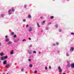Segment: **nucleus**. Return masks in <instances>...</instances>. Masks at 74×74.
I'll use <instances>...</instances> for the list:
<instances>
[{"label":"nucleus","instance_id":"f257e3e1","mask_svg":"<svg viewBox=\"0 0 74 74\" xmlns=\"http://www.w3.org/2000/svg\"><path fill=\"white\" fill-rule=\"evenodd\" d=\"M58 69L59 70V72L60 73L62 72V69H61V67L60 66H59L58 68Z\"/></svg>","mask_w":74,"mask_h":74},{"label":"nucleus","instance_id":"f03ea898","mask_svg":"<svg viewBox=\"0 0 74 74\" xmlns=\"http://www.w3.org/2000/svg\"><path fill=\"white\" fill-rule=\"evenodd\" d=\"M12 12L11 9H10L8 11V14L9 15H11V14H12Z\"/></svg>","mask_w":74,"mask_h":74},{"label":"nucleus","instance_id":"7ed1b4c3","mask_svg":"<svg viewBox=\"0 0 74 74\" xmlns=\"http://www.w3.org/2000/svg\"><path fill=\"white\" fill-rule=\"evenodd\" d=\"M67 67H69V68H70V67H71V64L70 63V62H67Z\"/></svg>","mask_w":74,"mask_h":74},{"label":"nucleus","instance_id":"20e7f679","mask_svg":"<svg viewBox=\"0 0 74 74\" xmlns=\"http://www.w3.org/2000/svg\"><path fill=\"white\" fill-rule=\"evenodd\" d=\"M74 48L73 47H71L70 48V51L71 52H73L74 51Z\"/></svg>","mask_w":74,"mask_h":74},{"label":"nucleus","instance_id":"39448f33","mask_svg":"<svg viewBox=\"0 0 74 74\" xmlns=\"http://www.w3.org/2000/svg\"><path fill=\"white\" fill-rule=\"evenodd\" d=\"M29 32H32L33 31V28L32 27H30L29 28Z\"/></svg>","mask_w":74,"mask_h":74},{"label":"nucleus","instance_id":"423d86ee","mask_svg":"<svg viewBox=\"0 0 74 74\" xmlns=\"http://www.w3.org/2000/svg\"><path fill=\"white\" fill-rule=\"evenodd\" d=\"M10 67V64H7L6 65V66H5V67L6 69H8V68H9Z\"/></svg>","mask_w":74,"mask_h":74},{"label":"nucleus","instance_id":"0eeeda50","mask_svg":"<svg viewBox=\"0 0 74 74\" xmlns=\"http://www.w3.org/2000/svg\"><path fill=\"white\" fill-rule=\"evenodd\" d=\"M71 66L72 68L74 69V63H72L71 64Z\"/></svg>","mask_w":74,"mask_h":74},{"label":"nucleus","instance_id":"6e6552de","mask_svg":"<svg viewBox=\"0 0 74 74\" xmlns=\"http://www.w3.org/2000/svg\"><path fill=\"white\" fill-rule=\"evenodd\" d=\"M28 52L29 54H32V53L33 52V51H32V50H31V51L28 50Z\"/></svg>","mask_w":74,"mask_h":74},{"label":"nucleus","instance_id":"1a4fd4ad","mask_svg":"<svg viewBox=\"0 0 74 74\" xmlns=\"http://www.w3.org/2000/svg\"><path fill=\"white\" fill-rule=\"evenodd\" d=\"M3 57L4 58V59L5 60V59L8 58V56H3Z\"/></svg>","mask_w":74,"mask_h":74},{"label":"nucleus","instance_id":"9d476101","mask_svg":"<svg viewBox=\"0 0 74 74\" xmlns=\"http://www.w3.org/2000/svg\"><path fill=\"white\" fill-rule=\"evenodd\" d=\"M3 64H7V61L6 60H4L3 62Z\"/></svg>","mask_w":74,"mask_h":74},{"label":"nucleus","instance_id":"9b49d317","mask_svg":"<svg viewBox=\"0 0 74 74\" xmlns=\"http://www.w3.org/2000/svg\"><path fill=\"white\" fill-rule=\"evenodd\" d=\"M11 11L12 12H14V11H15V9H14V8H12V9H11Z\"/></svg>","mask_w":74,"mask_h":74},{"label":"nucleus","instance_id":"f8f14e48","mask_svg":"<svg viewBox=\"0 0 74 74\" xmlns=\"http://www.w3.org/2000/svg\"><path fill=\"white\" fill-rule=\"evenodd\" d=\"M10 41V39L8 38H6L5 39V41L6 42H8V41Z\"/></svg>","mask_w":74,"mask_h":74},{"label":"nucleus","instance_id":"ddd939ff","mask_svg":"<svg viewBox=\"0 0 74 74\" xmlns=\"http://www.w3.org/2000/svg\"><path fill=\"white\" fill-rule=\"evenodd\" d=\"M1 60H5L4 56H2L1 57Z\"/></svg>","mask_w":74,"mask_h":74},{"label":"nucleus","instance_id":"4468645a","mask_svg":"<svg viewBox=\"0 0 74 74\" xmlns=\"http://www.w3.org/2000/svg\"><path fill=\"white\" fill-rule=\"evenodd\" d=\"M10 54H11V55H12L13 54H14V51L12 50L10 52Z\"/></svg>","mask_w":74,"mask_h":74},{"label":"nucleus","instance_id":"2eb2a0df","mask_svg":"<svg viewBox=\"0 0 74 74\" xmlns=\"http://www.w3.org/2000/svg\"><path fill=\"white\" fill-rule=\"evenodd\" d=\"M0 56H3L4 55V53L3 52H1L0 54Z\"/></svg>","mask_w":74,"mask_h":74},{"label":"nucleus","instance_id":"dca6fc26","mask_svg":"<svg viewBox=\"0 0 74 74\" xmlns=\"http://www.w3.org/2000/svg\"><path fill=\"white\" fill-rule=\"evenodd\" d=\"M8 44H12V42L9 41L8 42Z\"/></svg>","mask_w":74,"mask_h":74},{"label":"nucleus","instance_id":"f3484780","mask_svg":"<svg viewBox=\"0 0 74 74\" xmlns=\"http://www.w3.org/2000/svg\"><path fill=\"white\" fill-rule=\"evenodd\" d=\"M36 23L37 24L38 27H40V24H39V23Z\"/></svg>","mask_w":74,"mask_h":74},{"label":"nucleus","instance_id":"a211bd4d","mask_svg":"<svg viewBox=\"0 0 74 74\" xmlns=\"http://www.w3.org/2000/svg\"><path fill=\"white\" fill-rule=\"evenodd\" d=\"M50 18H51V19H52L54 18V16H51Z\"/></svg>","mask_w":74,"mask_h":74},{"label":"nucleus","instance_id":"6ab92c4d","mask_svg":"<svg viewBox=\"0 0 74 74\" xmlns=\"http://www.w3.org/2000/svg\"><path fill=\"white\" fill-rule=\"evenodd\" d=\"M55 27H56V28H58V24H56L55 25Z\"/></svg>","mask_w":74,"mask_h":74},{"label":"nucleus","instance_id":"aec40b11","mask_svg":"<svg viewBox=\"0 0 74 74\" xmlns=\"http://www.w3.org/2000/svg\"><path fill=\"white\" fill-rule=\"evenodd\" d=\"M28 17L29 18H32V16L30 15H29L28 16Z\"/></svg>","mask_w":74,"mask_h":74},{"label":"nucleus","instance_id":"412c9836","mask_svg":"<svg viewBox=\"0 0 74 74\" xmlns=\"http://www.w3.org/2000/svg\"><path fill=\"white\" fill-rule=\"evenodd\" d=\"M29 66L30 67L32 68V67H33V65H32V64H30L29 65Z\"/></svg>","mask_w":74,"mask_h":74},{"label":"nucleus","instance_id":"4be33fe9","mask_svg":"<svg viewBox=\"0 0 74 74\" xmlns=\"http://www.w3.org/2000/svg\"><path fill=\"white\" fill-rule=\"evenodd\" d=\"M14 38H16V34H14L13 36Z\"/></svg>","mask_w":74,"mask_h":74},{"label":"nucleus","instance_id":"5701e85b","mask_svg":"<svg viewBox=\"0 0 74 74\" xmlns=\"http://www.w3.org/2000/svg\"><path fill=\"white\" fill-rule=\"evenodd\" d=\"M1 17H4V14H2L1 15Z\"/></svg>","mask_w":74,"mask_h":74},{"label":"nucleus","instance_id":"b1692460","mask_svg":"<svg viewBox=\"0 0 74 74\" xmlns=\"http://www.w3.org/2000/svg\"><path fill=\"white\" fill-rule=\"evenodd\" d=\"M11 35H14V32H12L11 33Z\"/></svg>","mask_w":74,"mask_h":74},{"label":"nucleus","instance_id":"393cba45","mask_svg":"<svg viewBox=\"0 0 74 74\" xmlns=\"http://www.w3.org/2000/svg\"><path fill=\"white\" fill-rule=\"evenodd\" d=\"M26 21V19H24L23 21V22H25Z\"/></svg>","mask_w":74,"mask_h":74},{"label":"nucleus","instance_id":"a878e982","mask_svg":"<svg viewBox=\"0 0 74 74\" xmlns=\"http://www.w3.org/2000/svg\"><path fill=\"white\" fill-rule=\"evenodd\" d=\"M26 41V40L25 39H24L22 40L23 42H24V41Z\"/></svg>","mask_w":74,"mask_h":74},{"label":"nucleus","instance_id":"bb28decb","mask_svg":"<svg viewBox=\"0 0 74 74\" xmlns=\"http://www.w3.org/2000/svg\"><path fill=\"white\" fill-rule=\"evenodd\" d=\"M33 53H36V51H33Z\"/></svg>","mask_w":74,"mask_h":74},{"label":"nucleus","instance_id":"cd10ccee","mask_svg":"<svg viewBox=\"0 0 74 74\" xmlns=\"http://www.w3.org/2000/svg\"><path fill=\"white\" fill-rule=\"evenodd\" d=\"M45 23V21H43L42 22V23Z\"/></svg>","mask_w":74,"mask_h":74},{"label":"nucleus","instance_id":"c85d7f7f","mask_svg":"<svg viewBox=\"0 0 74 74\" xmlns=\"http://www.w3.org/2000/svg\"><path fill=\"white\" fill-rule=\"evenodd\" d=\"M14 42H17V40H14Z\"/></svg>","mask_w":74,"mask_h":74},{"label":"nucleus","instance_id":"c756f323","mask_svg":"<svg viewBox=\"0 0 74 74\" xmlns=\"http://www.w3.org/2000/svg\"><path fill=\"white\" fill-rule=\"evenodd\" d=\"M56 44L57 45H59V43H58V42H56Z\"/></svg>","mask_w":74,"mask_h":74},{"label":"nucleus","instance_id":"7c9ffc66","mask_svg":"<svg viewBox=\"0 0 74 74\" xmlns=\"http://www.w3.org/2000/svg\"><path fill=\"white\" fill-rule=\"evenodd\" d=\"M71 35H74V33L73 32H72L71 33Z\"/></svg>","mask_w":74,"mask_h":74},{"label":"nucleus","instance_id":"2f4dec72","mask_svg":"<svg viewBox=\"0 0 74 74\" xmlns=\"http://www.w3.org/2000/svg\"><path fill=\"white\" fill-rule=\"evenodd\" d=\"M53 46H56V44H55V43H53Z\"/></svg>","mask_w":74,"mask_h":74},{"label":"nucleus","instance_id":"473e14b6","mask_svg":"<svg viewBox=\"0 0 74 74\" xmlns=\"http://www.w3.org/2000/svg\"><path fill=\"white\" fill-rule=\"evenodd\" d=\"M47 69H48V68L47 67V66L45 67V70H47Z\"/></svg>","mask_w":74,"mask_h":74},{"label":"nucleus","instance_id":"72a5a7b5","mask_svg":"<svg viewBox=\"0 0 74 74\" xmlns=\"http://www.w3.org/2000/svg\"><path fill=\"white\" fill-rule=\"evenodd\" d=\"M5 38H8V36L7 35L5 36Z\"/></svg>","mask_w":74,"mask_h":74},{"label":"nucleus","instance_id":"f704fd0d","mask_svg":"<svg viewBox=\"0 0 74 74\" xmlns=\"http://www.w3.org/2000/svg\"><path fill=\"white\" fill-rule=\"evenodd\" d=\"M26 7H27V6L26 5H24V7L26 8Z\"/></svg>","mask_w":74,"mask_h":74},{"label":"nucleus","instance_id":"c9c22d12","mask_svg":"<svg viewBox=\"0 0 74 74\" xmlns=\"http://www.w3.org/2000/svg\"><path fill=\"white\" fill-rule=\"evenodd\" d=\"M66 56H69V54L68 53H66Z\"/></svg>","mask_w":74,"mask_h":74},{"label":"nucleus","instance_id":"e433bc0d","mask_svg":"<svg viewBox=\"0 0 74 74\" xmlns=\"http://www.w3.org/2000/svg\"><path fill=\"white\" fill-rule=\"evenodd\" d=\"M34 73H37V71H35L34 72Z\"/></svg>","mask_w":74,"mask_h":74},{"label":"nucleus","instance_id":"4c0bfd02","mask_svg":"<svg viewBox=\"0 0 74 74\" xmlns=\"http://www.w3.org/2000/svg\"><path fill=\"white\" fill-rule=\"evenodd\" d=\"M59 32H62V30H61V29H60L59 30Z\"/></svg>","mask_w":74,"mask_h":74},{"label":"nucleus","instance_id":"58836bf2","mask_svg":"<svg viewBox=\"0 0 74 74\" xmlns=\"http://www.w3.org/2000/svg\"><path fill=\"white\" fill-rule=\"evenodd\" d=\"M49 69H51V66H49Z\"/></svg>","mask_w":74,"mask_h":74},{"label":"nucleus","instance_id":"ea45409f","mask_svg":"<svg viewBox=\"0 0 74 74\" xmlns=\"http://www.w3.org/2000/svg\"><path fill=\"white\" fill-rule=\"evenodd\" d=\"M48 27H46V30H48Z\"/></svg>","mask_w":74,"mask_h":74},{"label":"nucleus","instance_id":"a19ab883","mask_svg":"<svg viewBox=\"0 0 74 74\" xmlns=\"http://www.w3.org/2000/svg\"><path fill=\"white\" fill-rule=\"evenodd\" d=\"M29 27V25L28 24L26 26V27Z\"/></svg>","mask_w":74,"mask_h":74},{"label":"nucleus","instance_id":"79ce46f5","mask_svg":"<svg viewBox=\"0 0 74 74\" xmlns=\"http://www.w3.org/2000/svg\"><path fill=\"white\" fill-rule=\"evenodd\" d=\"M28 61H29V62H31V59H29L28 60Z\"/></svg>","mask_w":74,"mask_h":74},{"label":"nucleus","instance_id":"37998d69","mask_svg":"<svg viewBox=\"0 0 74 74\" xmlns=\"http://www.w3.org/2000/svg\"><path fill=\"white\" fill-rule=\"evenodd\" d=\"M28 40H31L32 39L30 38H28Z\"/></svg>","mask_w":74,"mask_h":74},{"label":"nucleus","instance_id":"c03bdc74","mask_svg":"<svg viewBox=\"0 0 74 74\" xmlns=\"http://www.w3.org/2000/svg\"><path fill=\"white\" fill-rule=\"evenodd\" d=\"M40 19H43V17H42V16H41V17H40Z\"/></svg>","mask_w":74,"mask_h":74},{"label":"nucleus","instance_id":"a18cd8bd","mask_svg":"<svg viewBox=\"0 0 74 74\" xmlns=\"http://www.w3.org/2000/svg\"><path fill=\"white\" fill-rule=\"evenodd\" d=\"M48 25H50V24H51V22H49V23H48Z\"/></svg>","mask_w":74,"mask_h":74},{"label":"nucleus","instance_id":"49530a36","mask_svg":"<svg viewBox=\"0 0 74 74\" xmlns=\"http://www.w3.org/2000/svg\"><path fill=\"white\" fill-rule=\"evenodd\" d=\"M24 70V69H21L22 71H23Z\"/></svg>","mask_w":74,"mask_h":74},{"label":"nucleus","instance_id":"de8ad7c7","mask_svg":"<svg viewBox=\"0 0 74 74\" xmlns=\"http://www.w3.org/2000/svg\"><path fill=\"white\" fill-rule=\"evenodd\" d=\"M2 45V43L0 42V46H1Z\"/></svg>","mask_w":74,"mask_h":74},{"label":"nucleus","instance_id":"09e8293b","mask_svg":"<svg viewBox=\"0 0 74 74\" xmlns=\"http://www.w3.org/2000/svg\"><path fill=\"white\" fill-rule=\"evenodd\" d=\"M32 45H31L29 46V47H32Z\"/></svg>","mask_w":74,"mask_h":74},{"label":"nucleus","instance_id":"8fccbe9b","mask_svg":"<svg viewBox=\"0 0 74 74\" xmlns=\"http://www.w3.org/2000/svg\"><path fill=\"white\" fill-rule=\"evenodd\" d=\"M17 41V42L19 41V39H18L16 40Z\"/></svg>","mask_w":74,"mask_h":74},{"label":"nucleus","instance_id":"3c124183","mask_svg":"<svg viewBox=\"0 0 74 74\" xmlns=\"http://www.w3.org/2000/svg\"><path fill=\"white\" fill-rule=\"evenodd\" d=\"M39 54H41V52L39 51Z\"/></svg>","mask_w":74,"mask_h":74},{"label":"nucleus","instance_id":"603ef678","mask_svg":"<svg viewBox=\"0 0 74 74\" xmlns=\"http://www.w3.org/2000/svg\"><path fill=\"white\" fill-rule=\"evenodd\" d=\"M58 53H59L60 52V51H57Z\"/></svg>","mask_w":74,"mask_h":74},{"label":"nucleus","instance_id":"864d4df0","mask_svg":"<svg viewBox=\"0 0 74 74\" xmlns=\"http://www.w3.org/2000/svg\"><path fill=\"white\" fill-rule=\"evenodd\" d=\"M63 74H66V73H64Z\"/></svg>","mask_w":74,"mask_h":74},{"label":"nucleus","instance_id":"5fc2aeb1","mask_svg":"<svg viewBox=\"0 0 74 74\" xmlns=\"http://www.w3.org/2000/svg\"><path fill=\"white\" fill-rule=\"evenodd\" d=\"M43 32L42 30L41 31V32Z\"/></svg>","mask_w":74,"mask_h":74},{"label":"nucleus","instance_id":"6e6d98bb","mask_svg":"<svg viewBox=\"0 0 74 74\" xmlns=\"http://www.w3.org/2000/svg\"><path fill=\"white\" fill-rule=\"evenodd\" d=\"M7 74H8V73H7Z\"/></svg>","mask_w":74,"mask_h":74},{"label":"nucleus","instance_id":"4d7b16f0","mask_svg":"<svg viewBox=\"0 0 74 74\" xmlns=\"http://www.w3.org/2000/svg\"><path fill=\"white\" fill-rule=\"evenodd\" d=\"M0 63H1V62H0Z\"/></svg>","mask_w":74,"mask_h":74}]
</instances>
